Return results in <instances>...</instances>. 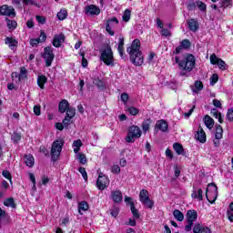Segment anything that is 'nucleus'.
I'll list each match as a JSON object with an SVG mask.
<instances>
[{
  "label": "nucleus",
  "mask_w": 233,
  "mask_h": 233,
  "mask_svg": "<svg viewBox=\"0 0 233 233\" xmlns=\"http://www.w3.org/2000/svg\"><path fill=\"white\" fill-rule=\"evenodd\" d=\"M217 65L220 70H227V63L223 59L220 58Z\"/></svg>",
  "instance_id": "51"
},
{
  "label": "nucleus",
  "mask_w": 233,
  "mask_h": 233,
  "mask_svg": "<svg viewBox=\"0 0 233 233\" xmlns=\"http://www.w3.org/2000/svg\"><path fill=\"white\" fill-rule=\"evenodd\" d=\"M5 45H8L9 48H11V50H14V48H17L19 41L12 36H7L5 39Z\"/></svg>",
  "instance_id": "21"
},
{
  "label": "nucleus",
  "mask_w": 233,
  "mask_h": 233,
  "mask_svg": "<svg viewBox=\"0 0 233 233\" xmlns=\"http://www.w3.org/2000/svg\"><path fill=\"white\" fill-rule=\"evenodd\" d=\"M78 172L81 173L82 177H83V179H85V181H88V173H86V169L85 167H80L78 168Z\"/></svg>",
  "instance_id": "45"
},
{
  "label": "nucleus",
  "mask_w": 233,
  "mask_h": 233,
  "mask_svg": "<svg viewBox=\"0 0 233 233\" xmlns=\"http://www.w3.org/2000/svg\"><path fill=\"white\" fill-rule=\"evenodd\" d=\"M38 39H40V43H45V41H46V34L45 33L44 30L40 31V35Z\"/></svg>",
  "instance_id": "59"
},
{
  "label": "nucleus",
  "mask_w": 233,
  "mask_h": 233,
  "mask_svg": "<svg viewBox=\"0 0 233 233\" xmlns=\"http://www.w3.org/2000/svg\"><path fill=\"white\" fill-rule=\"evenodd\" d=\"M210 59V63L211 65H218V63L219 62V57H218V56H216V54H212L209 57Z\"/></svg>",
  "instance_id": "50"
},
{
  "label": "nucleus",
  "mask_w": 233,
  "mask_h": 233,
  "mask_svg": "<svg viewBox=\"0 0 233 233\" xmlns=\"http://www.w3.org/2000/svg\"><path fill=\"white\" fill-rule=\"evenodd\" d=\"M140 48L141 40L139 38L133 40L131 46L127 48V52L129 54V59L135 66H141L145 63V56Z\"/></svg>",
  "instance_id": "1"
},
{
  "label": "nucleus",
  "mask_w": 233,
  "mask_h": 233,
  "mask_svg": "<svg viewBox=\"0 0 233 233\" xmlns=\"http://www.w3.org/2000/svg\"><path fill=\"white\" fill-rule=\"evenodd\" d=\"M221 7L226 8H232V0H222L221 1Z\"/></svg>",
  "instance_id": "44"
},
{
  "label": "nucleus",
  "mask_w": 233,
  "mask_h": 233,
  "mask_svg": "<svg viewBox=\"0 0 233 233\" xmlns=\"http://www.w3.org/2000/svg\"><path fill=\"white\" fill-rule=\"evenodd\" d=\"M56 15L59 21H65L68 17V11L66 8L61 9Z\"/></svg>",
  "instance_id": "35"
},
{
  "label": "nucleus",
  "mask_w": 233,
  "mask_h": 233,
  "mask_svg": "<svg viewBox=\"0 0 233 233\" xmlns=\"http://www.w3.org/2000/svg\"><path fill=\"white\" fill-rule=\"evenodd\" d=\"M100 61H103L106 66H114V51H112V46L106 44L102 49L99 50Z\"/></svg>",
  "instance_id": "3"
},
{
  "label": "nucleus",
  "mask_w": 233,
  "mask_h": 233,
  "mask_svg": "<svg viewBox=\"0 0 233 233\" xmlns=\"http://www.w3.org/2000/svg\"><path fill=\"white\" fill-rule=\"evenodd\" d=\"M29 43L31 46H33V48H35L36 46H39V43H41V38H31Z\"/></svg>",
  "instance_id": "48"
},
{
  "label": "nucleus",
  "mask_w": 233,
  "mask_h": 233,
  "mask_svg": "<svg viewBox=\"0 0 233 233\" xmlns=\"http://www.w3.org/2000/svg\"><path fill=\"white\" fill-rule=\"evenodd\" d=\"M108 185H110V178H108V177L103 172H100L96 179V187L98 190H105V188H108Z\"/></svg>",
  "instance_id": "9"
},
{
  "label": "nucleus",
  "mask_w": 233,
  "mask_h": 233,
  "mask_svg": "<svg viewBox=\"0 0 233 233\" xmlns=\"http://www.w3.org/2000/svg\"><path fill=\"white\" fill-rule=\"evenodd\" d=\"M173 216L177 221H183V219H185V215H183V212L179 209H175L173 211Z\"/></svg>",
  "instance_id": "36"
},
{
  "label": "nucleus",
  "mask_w": 233,
  "mask_h": 233,
  "mask_svg": "<svg viewBox=\"0 0 233 233\" xmlns=\"http://www.w3.org/2000/svg\"><path fill=\"white\" fill-rule=\"evenodd\" d=\"M111 23H115V25H119V20L116 16L106 20V31L107 32V34H109V35H115L116 33L112 31V27H110Z\"/></svg>",
  "instance_id": "15"
},
{
  "label": "nucleus",
  "mask_w": 233,
  "mask_h": 233,
  "mask_svg": "<svg viewBox=\"0 0 233 233\" xmlns=\"http://www.w3.org/2000/svg\"><path fill=\"white\" fill-rule=\"evenodd\" d=\"M73 147L76 148H81V147H83V141H81V139L75 140L73 142Z\"/></svg>",
  "instance_id": "61"
},
{
  "label": "nucleus",
  "mask_w": 233,
  "mask_h": 233,
  "mask_svg": "<svg viewBox=\"0 0 233 233\" xmlns=\"http://www.w3.org/2000/svg\"><path fill=\"white\" fill-rule=\"evenodd\" d=\"M5 207H10V208H17V204L15 203V199L14 198H7L4 201Z\"/></svg>",
  "instance_id": "31"
},
{
  "label": "nucleus",
  "mask_w": 233,
  "mask_h": 233,
  "mask_svg": "<svg viewBox=\"0 0 233 233\" xmlns=\"http://www.w3.org/2000/svg\"><path fill=\"white\" fill-rule=\"evenodd\" d=\"M190 46H192V42H190V40L188 39H183L180 42V45L177 46L175 50L173 51V56H178V54H181V52H183V50H188L190 49Z\"/></svg>",
  "instance_id": "10"
},
{
  "label": "nucleus",
  "mask_w": 233,
  "mask_h": 233,
  "mask_svg": "<svg viewBox=\"0 0 233 233\" xmlns=\"http://www.w3.org/2000/svg\"><path fill=\"white\" fill-rule=\"evenodd\" d=\"M69 108H70V104L68 103V100H66V99H63L58 104V110H59V112H61V114H65V112H66V110H68Z\"/></svg>",
  "instance_id": "23"
},
{
  "label": "nucleus",
  "mask_w": 233,
  "mask_h": 233,
  "mask_svg": "<svg viewBox=\"0 0 233 233\" xmlns=\"http://www.w3.org/2000/svg\"><path fill=\"white\" fill-rule=\"evenodd\" d=\"M11 139L14 143H19L21 141V133L14 132Z\"/></svg>",
  "instance_id": "47"
},
{
  "label": "nucleus",
  "mask_w": 233,
  "mask_h": 233,
  "mask_svg": "<svg viewBox=\"0 0 233 233\" xmlns=\"http://www.w3.org/2000/svg\"><path fill=\"white\" fill-rule=\"evenodd\" d=\"M10 223V215L6 211L0 208V228L1 225H8Z\"/></svg>",
  "instance_id": "19"
},
{
  "label": "nucleus",
  "mask_w": 233,
  "mask_h": 233,
  "mask_svg": "<svg viewBox=\"0 0 233 233\" xmlns=\"http://www.w3.org/2000/svg\"><path fill=\"white\" fill-rule=\"evenodd\" d=\"M193 233H212V229L208 227H204L203 225L197 223L193 227Z\"/></svg>",
  "instance_id": "17"
},
{
  "label": "nucleus",
  "mask_w": 233,
  "mask_h": 233,
  "mask_svg": "<svg viewBox=\"0 0 233 233\" xmlns=\"http://www.w3.org/2000/svg\"><path fill=\"white\" fill-rule=\"evenodd\" d=\"M112 174H120L121 173V167L119 165L114 164L111 167Z\"/></svg>",
  "instance_id": "52"
},
{
  "label": "nucleus",
  "mask_w": 233,
  "mask_h": 233,
  "mask_svg": "<svg viewBox=\"0 0 233 233\" xmlns=\"http://www.w3.org/2000/svg\"><path fill=\"white\" fill-rule=\"evenodd\" d=\"M175 63L178 65L179 70L184 72H192L196 68V56L192 54H187L184 60H179V56H175Z\"/></svg>",
  "instance_id": "2"
},
{
  "label": "nucleus",
  "mask_w": 233,
  "mask_h": 233,
  "mask_svg": "<svg viewBox=\"0 0 233 233\" xmlns=\"http://www.w3.org/2000/svg\"><path fill=\"white\" fill-rule=\"evenodd\" d=\"M5 21L7 23V28H9V30H15V28H17L16 21L10 20V18H5Z\"/></svg>",
  "instance_id": "37"
},
{
  "label": "nucleus",
  "mask_w": 233,
  "mask_h": 233,
  "mask_svg": "<svg viewBox=\"0 0 233 233\" xmlns=\"http://www.w3.org/2000/svg\"><path fill=\"white\" fill-rule=\"evenodd\" d=\"M0 15H6L7 17H15V9L13 6L3 5L0 6Z\"/></svg>",
  "instance_id": "11"
},
{
  "label": "nucleus",
  "mask_w": 233,
  "mask_h": 233,
  "mask_svg": "<svg viewBox=\"0 0 233 233\" xmlns=\"http://www.w3.org/2000/svg\"><path fill=\"white\" fill-rule=\"evenodd\" d=\"M25 163L26 167H29V168H32L34 165H35V158H34V156L32 154L25 155Z\"/></svg>",
  "instance_id": "25"
},
{
  "label": "nucleus",
  "mask_w": 233,
  "mask_h": 233,
  "mask_svg": "<svg viewBox=\"0 0 233 233\" xmlns=\"http://www.w3.org/2000/svg\"><path fill=\"white\" fill-rule=\"evenodd\" d=\"M197 7L196 2H190L187 4V10L192 12Z\"/></svg>",
  "instance_id": "62"
},
{
  "label": "nucleus",
  "mask_w": 233,
  "mask_h": 233,
  "mask_svg": "<svg viewBox=\"0 0 233 233\" xmlns=\"http://www.w3.org/2000/svg\"><path fill=\"white\" fill-rule=\"evenodd\" d=\"M77 159L80 163V165H86L87 163V159H86V156L84 153H78L77 154Z\"/></svg>",
  "instance_id": "42"
},
{
  "label": "nucleus",
  "mask_w": 233,
  "mask_h": 233,
  "mask_svg": "<svg viewBox=\"0 0 233 233\" xmlns=\"http://www.w3.org/2000/svg\"><path fill=\"white\" fill-rule=\"evenodd\" d=\"M48 82V78L45 75H40L37 76V86L41 90H45V85Z\"/></svg>",
  "instance_id": "26"
},
{
  "label": "nucleus",
  "mask_w": 233,
  "mask_h": 233,
  "mask_svg": "<svg viewBox=\"0 0 233 233\" xmlns=\"http://www.w3.org/2000/svg\"><path fill=\"white\" fill-rule=\"evenodd\" d=\"M35 18L39 25H45L46 23V18L43 15H36Z\"/></svg>",
  "instance_id": "56"
},
{
  "label": "nucleus",
  "mask_w": 233,
  "mask_h": 233,
  "mask_svg": "<svg viewBox=\"0 0 233 233\" xmlns=\"http://www.w3.org/2000/svg\"><path fill=\"white\" fill-rule=\"evenodd\" d=\"M18 81H23V79H28V70H26V67L21 66L20 67V74L17 76Z\"/></svg>",
  "instance_id": "30"
},
{
  "label": "nucleus",
  "mask_w": 233,
  "mask_h": 233,
  "mask_svg": "<svg viewBox=\"0 0 233 233\" xmlns=\"http://www.w3.org/2000/svg\"><path fill=\"white\" fill-rule=\"evenodd\" d=\"M196 5L200 12H207V4L203 3L201 0H197Z\"/></svg>",
  "instance_id": "40"
},
{
  "label": "nucleus",
  "mask_w": 233,
  "mask_h": 233,
  "mask_svg": "<svg viewBox=\"0 0 233 233\" xmlns=\"http://www.w3.org/2000/svg\"><path fill=\"white\" fill-rule=\"evenodd\" d=\"M155 130H157V132L158 130H160V132H168V122H167V120L165 119H160L158 121H157L156 125H155Z\"/></svg>",
  "instance_id": "14"
},
{
  "label": "nucleus",
  "mask_w": 233,
  "mask_h": 233,
  "mask_svg": "<svg viewBox=\"0 0 233 233\" xmlns=\"http://www.w3.org/2000/svg\"><path fill=\"white\" fill-rule=\"evenodd\" d=\"M195 88L197 92H201V90L204 88L203 82L200 80L195 81Z\"/></svg>",
  "instance_id": "49"
},
{
  "label": "nucleus",
  "mask_w": 233,
  "mask_h": 233,
  "mask_svg": "<svg viewBox=\"0 0 233 233\" xmlns=\"http://www.w3.org/2000/svg\"><path fill=\"white\" fill-rule=\"evenodd\" d=\"M111 198L114 203H121V201H123V193H121V190L112 191Z\"/></svg>",
  "instance_id": "22"
},
{
  "label": "nucleus",
  "mask_w": 233,
  "mask_h": 233,
  "mask_svg": "<svg viewBox=\"0 0 233 233\" xmlns=\"http://www.w3.org/2000/svg\"><path fill=\"white\" fill-rule=\"evenodd\" d=\"M110 214L113 218H117L119 216V208L114 207L110 209Z\"/></svg>",
  "instance_id": "53"
},
{
  "label": "nucleus",
  "mask_w": 233,
  "mask_h": 233,
  "mask_svg": "<svg viewBox=\"0 0 233 233\" xmlns=\"http://www.w3.org/2000/svg\"><path fill=\"white\" fill-rule=\"evenodd\" d=\"M143 132L139 127L133 125L128 127L127 135L126 136L127 143H135L136 139L141 137Z\"/></svg>",
  "instance_id": "5"
},
{
  "label": "nucleus",
  "mask_w": 233,
  "mask_h": 233,
  "mask_svg": "<svg viewBox=\"0 0 233 233\" xmlns=\"http://www.w3.org/2000/svg\"><path fill=\"white\" fill-rule=\"evenodd\" d=\"M150 125H152V118H146L141 124V128L144 134H147L150 130Z\"/></svg>",
  "instance_id": "27"
},
{
  "label": "nucleus",
  "mask_w": 233,
  "mask_h": 233,
  "mask_svg": "<svg viewBox=\"0 0 233 233\" xmlns=\"http://www.w3.org/2000/svg\"><path fill=\"white\" fill-rule=\"evenodd\" d=\"M226 120L228 121V123L233 122V108L228 109V112L226 114Z\"/></svg>",
  "instance_id": "43"
},
{
  "label": "nucleus",
  "mask_w": 233,
  "mask_h": 233,
  "mask_svg": "<svg viewBox=\"0 0 233 233\" xmlns=\"http://www.w3.org/2000/svg\"><path fill=\"white\" fill-rule=\"evenodd\" d=\"M33 112H34L35 116H41V106L35 105L33 108Z\"/></svg>",
  "instance_id": "55"
},
{
  "label": "nucleus",
  "mask_w": 233,
  "mask_h": 233,
  "mask_svg": "<svg viewBox=\"0 0 233 233\" xmlns=\"http://www.w3.org/2000/svg\"><path fill=\"white\" fill-rule=\"evenodd\" d=\"M204 124L209 130H212L214 128V118H212L210 116L206 115L203 118Z\"/></svg>",
  "instance_id": "28"
},
{
  "label": "nucleus",
  "mask_w": 233,
  "mask_h": 233,
  "mask_svg": "<svg viewBox=\"0 0 233 233\" xmlns=\"http://www.w3.org/2000/svg\"><path fill=\"white\" fill-rule=\"evenodd\" d=\"M139 201L147 207V208H154V200L150 199L148 190L142 189L139 193Z\"/></svg>",
  "instance_id": "8"
},
{
  "label": "nucleus",
  "mask_w": 233,
  "mask_h": 233,
  "mask_svg": "<svg viewBox=\"0 0 233 233\" xmlns=\"http://www.w3.org/2000/svg\"><path fill=\"white\" fill-rule=\"evenodd\" d=\"M130 210L134 219H139V218H141V213H139V210L136 208L135 203H131Z\"/></svg>",
  "instance_id": "34"
},
{
  "label": "nucleus",
  "mask_w": 233,
  "mask_h": 233,
  "mask_svg": "<svg viewBox=\"0 0 233 233\" xmlns=\"http://www.w3.org/2000/svg\"><path fill=\"white\" fill-rule=\"evenodd\" d=\"M66 116L69 117V119H72L73 117H76V108L74 107H69L68 109L66 110Z\"/></svg>",
  "instance_id": "41"
},
{
  "label": "nucleus",
  "mask_w": 233,
  "mask_h": 233,
  "mask_svg": "<svg viewBox=\"0 0 233 233\" xmlns=\"http://www.w3.org/2000/svg\"><path fill=\"white\" fill-rule=\"evenodd\" d=\"M195 138L197 141H199V143H207V133H205L201 126L198 127V131L195 135Z\"/></svg>",
  "instance_id": "18"
},
{
  "label": "nucleus",
  "mask_w": 233,
  "mask_h": 233,
  "mask_svg": "<svg viewBox=\"0 0 233 233\" xmlns=\"http://www.w3.org/2000/svg\"><path fill=\"white\" fill-rule=\"evenodd\" d=\"M173 149L177 156H185V148L183 147V145L181 143H174Z\"/></svg>",
  "instance_id": "24"
},
{
  "label": "nucleus",
  "mask_w": 233,
  "mask_h": 233,
  "mask_svg": "<svg viewBox=\"0 0 233 233\" xmlns=\"http://www.w3.org/2000/svg\"><path fill=\"white\" fill-rule=\"evenodd\" d=\"M206 198L208 203L214 205L218 199V186L216 183H209L206 189Z\"/></svg>",
  "instance_id": "7"
},
{
  "label": "nucleus",
  "mask_w": 233,
  "mask_h": 233,
  "mask_svg": "<svg viewBox=\"0 0 233 233\" xmlns=\"http://www.w3.org/2000/svg\"><path fill=\"white\" fill-rule=\"evenodd\" d=\"M213 105L216 106V108H223V105L218 99H213Z\"/></svg>",
  "instance_id": "63"
},
{
  "label": "nucleus",
  "mask_w": 233,
  "mask_h": 233,
  "mask_svg": "<svg viewBox=\"0 0 233 233\" xmlns=\"http://www.w3.org/2000/svg\"><path fill=\"white\" fill-rule=\"evenodd\" d=\"M86 15H99L101 9L96 5H86L84 9Z\"/></svg>",
  "instance_id": "12"
},
{
  "label": "nucleus",
  "mask_w": 233,
  "mask_h": 233,
  "mask_svg": "<svg viewBox=\"0 0 233 233\" xmlns=\"http://www.w3.org/2000/svg\"><path fill=\"white\" fill-rule=\"evenodd\" d=\"M219 81V76L218 74H213L210 77V85H216Z\"/></svg>",
  "instance_id": "54"
},
{
  "label": "nucleus",
  "mask_w": 233,
  "mask_h": 233,
  "mask_svg": "<svg viewBox=\"0 0 233 233\" xmlns=\"http://www.w3.org/2000/svg\"><path fill=\"white\" fill-rule=\"evenodd\" d=\"M10 187V185L8 184V182L6 180H3L1 183V188L2 190H8V188Z\"/></svg>",
  "instance_id": "60"
},
{
  "label": "nucleus",
  "mask_w": 233,
  "mask_h": 233,
  "mask_svg": "<svg viewBox=\"0 0 233 233\" xmlns=\"http://www.w3.org/2000/svg\"><path fill=\"white\" fill-rule=\"evenodd\" d=\"M63 147H65V140L63 138L56 139L53 142L51 146V161L53 163H56L59 159Z\"/></svg>",
  "instance_id": "4"
},
{
  "label": "nucleus",
  "mask_w": 233,
  "mask_h": 233,
  "mask_svg": "<svg viewBox=\"0 0 233 233\" xmlns=\"http://www.w3.org/2000/svg\"><path fill=\"white\" fill-rule=\"evenodd\" d=\"M65 39H66V36H65L63 33L55 35L52 41L53 46H55V48H61V45L65 43Z\"/></svg>",
  "instance_id": "13"
},
{
  "label": "nucleus",
  "mask_w": 233,
  "mask_h": 233,
  "mask_svg": "<svg viewBox=\"0 0 233 233\" xmlns=\"http://www.w3.org/2000/svg\"><path fill=\"white\" fill-rule=\"evenodd\" d=\"M132 15V11H130V9H126L123 13V15H122V20L125 22V23H128V21H130V17Z\"/></svg>",
  "instance_id": "38"
},
{
  "label": "nucleus",
  "mask_w": 233,
  "mask_h": 233,
  "mask_svg": "<svg viewBox=\"0 0 233 233\" xmlns=\"http://www.w3.org/2000/svg\"><path fill=\"white\" fill-rule=\"evenodd\" d=\"M41 57L46 61V66L50 68L54 59H56V54H54V47L52 46H46L44 52L41 54Z\"/></svg>",
  "instance_id": "6"
},
{
  "label": "nucleus",
  "mask_w": 233,
  "mask_h": 233,
  "mask_svg": "<svg viewBox=\"0 0 233 233\" xmlns=\"http://www.w3.org/2000/svg\"><path fill=\"white\" fill-rule=\"evenodd\" d=\"M210 114L211 116H213V117H215V119H218L219 114H221V112L218 111V108H212L210 110Z\"/></svg>",
  "instance_id": "58"
},
{
  "label": "nucleus",
  "mask_w": 233,
  "mask_h": 233,
  "mask_svg": "<svg viewBox=\"0 0 233 233\" xmlns=\"http://www.w3.org/2000/svg\"><path fill=\"white\" fill-rule=\"evenodd\" d=\"M2 176L5 179H7L10 183V185H14V182L12 181V173H10L8 170L5 169L2 171Z\"/></svg>",
  "instance_id": "39"
},
{
  "label": "nucleus",
  "mask_w": 233,
  "mask_h": 233,
  "mask_svg": "<svg viewBox=\"0 0 233 233\" xmlns=\"http://www.w3.org/2000/svg\"><path fill=\"white\" fill-rule=\"evenodd\" d=\"M94 85L98 88V90H101L103 92V90H106V84L99 79L96 78L93 81Z\"/></svg>",
  "instance_id": "32"
},
{
  "label": "nucleus",
  "mask_w": 233,
  "mask_h": 233,
  "mask_svg": "<svg viewBox=\"0 0 233 233\" xmlns=\"http://www.w3.org/2000/svg\"><path fill=\"white\" fill-rule=\"evenodd\" d=\"M89 206H88V202L87 201H81L78 203V214H80V216H83V212H86V210H88ZM81 210H83V212H81Z\"/></svg>",
  "instance_id": "29"
},
{
  "label": "nucleus",
  "mask_w": 233,
  "mask_h": 233,
  "mask_svg": "<svg viewBox=\"0 0 233 233\" xmlns=\"http://www.w3.org/2000/svg\"><path fill=\"white\" fill-rule=\"evenodd\" d=\"M187 25L190 32H198V30H199V22H198V19L196 18L187 20Z\"/></svg>",
  "instance_id": "16"
},
{
  "label": "nucleus",
  "mask_w": 233,
  "mask_h": 233,
  "mask_svg": "<svg viewBox=\"0 0 233 233\" xmlns=\"http://www.w3.org/2000/svg\"><path fill=\"white\" fill-rule=\"evenodd\" d=\"M127 112L130 114V116H137V114H139V109L135 106H129L127 108Z\"/></svg>",
  "instance_id": "46"
},
{
  "label": "nucleus",
  "mask_w": 233,
  "mask_h": 233,
  "mask_svg": "<svg viewBox=\"0 0 233 233\" xmlns=\"http://www.w3.org/2000/svg\"><path fill=\"white\" fill-rule=\"evenodd\" d=\"M128 97L129 96L127 93H122L121 94L120 99H121V101L124 105H127V103L128 102Z\"/></svg>",
  "instance_id": "57"
},
{
  "label": "nucleus",
  "mask_w": 233,
  "mask_h": 233,
  "mask_svg": "<svg viewBox=\"0 0 233 233\" xmlns=\"http://www.w3.org/2000/svg\"><path fill=\"white\" fill-rule=\"evenodd\" d=\"M216 128V133H215V138L219 140L223 138V127H221V125L217 124L215 126Z\"/></svg>",
  "instance_id": "33"
},
{
  "label": "nucleus",
  "mask_w": 233,
  "mask_h": 233,
  "mask_svg": "<svg viewBox=\"0 0 233 233\" xmlns=\"http://www.w3.org/2000/svg\"><path fill=\"white\" fill-rule=\"evenodd\" d=\"M187 223H194L198 219V211L196 209H189L186 214Z\"/></svg>",
  "instance_id": "20"
},
{
  "label": "nucleus",
  "mask_w": 233,
  "mask_h": 233,
  "mask_svg": "<svg viewBox=\"0 0 233 233\" xmlns=\"http://www.w3.org/2000/svg\"><path fill=\"white\" fill-rule=\"evenodd\" d=\"M71 119L70 117H65L62 121L63 125L66 127H68V125H70V122H71Z\"/></svg>",
  "instance_id": "64"
}]
</instances>
